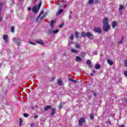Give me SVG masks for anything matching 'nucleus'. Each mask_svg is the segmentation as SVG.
Returning <instances> with one entry per match:
<instances>
[{
	"label": "nucleus",
	"instance_id": "79ce46f5",
	"mask_svg": "<svg viewBox=\"0 0 127 127\" xmlns=\"http://www.w3.org/2000/svg\"><path fill=\"white\" fill-rule=\"evenodd\" d=\"M1 6H2V5L1 4H0V12L1 11Z\"/></svg>",
	"mask_w": 127,
	"mask_h": 127
},
{
	"label": "nucleus",
	"instance_id": "4d7b16f0",
	"mask_svg": "<svg viewBox=\"0 0 127 127\" xmlns=\"http://www.w3.org/2000/svg\"><path fill=\"white\" fill-rule=\"evenodd\" d=\"M35 1H37V0H35Z\"/></svg>",
	"mask_w": 127,
	"mask_h": 127
},
{
	"label": "nucleus",
	"instance_id": "a19ab883",
	"mask_svg": "<svg viewBox=\"0 0 127 127\" xmlns=\"http://www.w3.org/2000/svg\"><path fill=\"white\" fill-rule=\"evenodd\" d=\"M63 26H64V24H62L61 25H59V27L60 28L63 27Z\"/></svg>",
	"mask_w": 127,
	"mask_h": 127
},
{
	"label": "nucleus",
	"instance_id": "864d4df0",
	"mask_svg": "<svg viewBox=\"0 0 127 127\" xmlns=\"http://www.w3.org/2000/svg\"><path fill=\"white\" fill-rule=\"evenodd\" d=\"M0 66H1V64H0Z\"/></svg>",
	"mask_w": 127,
	"mask_h": 127
},
{
	"label": "nucleus",
	"instance_id": "6e6552de",
	"mask_svg": "<svg viewBox=\"0 0 127 127\" xmlns=\"http://www.w3.org/2000/svg\"><path fill=\"white\" fill-rule=\"evenodd\" d=\"M117 25H118V22H117V21H115L112 22V28H115V27H116Z\"/></svg>",
	"mask_w": 127,
	"mask_h": 127
},
{
	"label": "nucleus",
	"instance_id": "09e8293b",
	"mask_svg": "<svg viewBox=\"0 0 127 127\" xmlns=\"http://www.w3.org/2000/svg\"><path fill=\"white\" fill-rule=\"evenodd\" d=\"M122 42H123V40H122L121 41H120V42H119V43H122Z\"/></svg>",
	"mask_w": 127,
	"mask_h": 127
},
{
	"label": "nucleus",
	"instance_id": "c756f323",
	"mask_svg": "<svg viewBox=\"0 0 127 127\" xmlns=\"http://www.w3.org/2000/svg\"><path fill=\"white\" fill-rule=\"evenodd\" d=\"M21 124H22V119L21 118H19V127L21 126Z\"/></svg>",
	"mask_w": 127,
	"mask_h": 127
},
{
	"label": "nucleus",
	"instance_id": "9b49d317",
	"mask_svg": "<svg viewBox=\"0 0 127 127\" xmlns=\"http://www.w3.org/2000/svg\"><path fill=\"white\" fill-rule=\"evenodd\" d=\"M75 61L77 62H81V61H82V58L80 57H76L75 58Z\"/></svg>",
	"mask_w": 127,
	"mask_h": 127
},
{
	"label": "nucleus",
	"instance_id": "a878e982",
	"mask_svg": "<svg viewBox=\"0 0 127 127\" xmlns=\"http://www.w3.org/2000/svg\"><path fill=\"white\" fill-rule=\"evenodd\" d=\"M95 68L96 69H100V64H95Z\"/></svg>",
	"mask_w": 127,
	"mask_h": 127
},
{
	"label": "nucleus",
	"instance_id": "f257e3e1",
	"mask_svg": "<svg viewBox=\"0 0 127 127\" xmlns=\"http://www.w3.org/2000/svg\"><path fill=\"white\" fill-rule=\"evenodd\" d=\"M103 30L104 31H106L107 32V31L110 29V27H111L110 25H109V20L107 19V18H105L103 19Z\"/></svg>",
	"mask_w": 127,
	"mask_h": 127
},
{
	"label": "nucleus",
	"instance_id": "72a5a7b5",
	"mask_svg": "<svg viewBox=\"0 0 127 127\" xmlns=\"http://www.w3.org/2000/svg\"><path fill=\"white\" fill-rule=\"evenodd\" d=\"M81 55L82 58H83V57H85V56H86V53H82Z\"/></svg>",
	"mask_w": 127,
	"mask_h": 127
},
{
	"label": "nucleus",
	"instance_id": "4468645a",
	"mask_svg": "<svg viewBox=\"0 0 127 127\" xmlns=\"http://www.w3.org/2000/svg\"><path fill=\"white\" fill-rule=\"evenodd\" d=\"M56 112V110L55 108H52V112L51 113V116H54V115L55 114Z\"/></svg>",
	"mask_w": 127,
	"mask_h": 127
},
{
	"label": "nucleus",
	"instance_id": "9d476101",
	"mask_svg": "<svg viewBox=\"0 0 127 127\" xmlns=\"http://www.w3.org/2000/svg\"><path fill=\"white\" fill-rule=\"evenodd\" d=\"M36 42L37 43H39V44H41V45H44V43H43L42 40H36Z\"/></svg>",
	"mask_w": 127,
	"mask_h": 127
},
{
	"label": "nucleus",
	"instance_id": "412c9836",
	"mask_svg": "<svg viewBox=\"0 0 127 127\" xmlns=\"http://www.w3.org/2000/svg\"><path fill=\"white\" fill-rule=\"evenodd\" d=\"M63 104H64V103H61L60 104V106H59V110H61L62 108H63Z\"/></svg>",
	"mask_w": 127,
	"mask_h": 127
},
{
	"label": "nucleus",
	"instance_id": "58836bf2",
	"mask_svg": "<svg viewBox=\"0 0 127 127\" xmlns=\"http://www.w3.org/2000/svg\"><path fill=\"white\" fill-rule=\"evenodd\" d=\"M24 117H25V118H28V114H24Z\"/></svg>",
	"mask_w": 127,
	"mask_h": 127
},
{
	"label": "nucleus",
	"instance_id": "7c9ffc66",
	"mask_svg": "<svg viewBox=\"0 0 127 127\" xmlns=\"http://www.w3.org/2000/svg\"><path fill=\"white\" fill-rule=\"evenodd\" d=\"M10 31L11 32H14V27L11 26Z\"/></svg>",
	"mask_w": 127,
	"mask_h": 127
},
{
	"label": "nucleus",
	"instance_id": "a18cd8bd",
	"mask_svg": "<svg viewBox=\"0 0 127 127\" xmlns=\"http://www.w3.org/2000/svg\"><path fill=\"white\" fill-rule=\"evenodd\" d=\"M35 119H36V118H38V116L36 115L34 116Z\"/></svg>",
	"mask_w": 127,
	"mask_h": 127
},
{
	"label": "nucleus",
	"instance_id": "423d86ee",
	"mask_svg": "<svg viewBox=\"0 0 127 127\" xmlns=\"http://www.w3.org/2000/svg\"><path fill=\"white\" fill-rule=\"evenodd\" d=\"M86 36L90 39H93V35L91 34L89 32L86 33Z\"/></svg>",
	"mask_w": 127,
	"mask_h": 127
},
{
	"label": "nucleus",
	"instance_id": "4be33fe9",
	"mask_svg": "<svg viewBox=\"0 0 127 127\" xmlns=\"http://www.w3.org/2000/svg\"><path fill=\"white\" fill-rule=\"evenodd\" d=\"M57 84L58 85H59V86L62 85V81H61V80H59L57 82Z\"/></svg>",
	"mask_w": 127,
	"mask_h": 127
},
{
	"label": "nucleus",
	"instance_id": "cd10ccee",
	"mask_svg": "<svg viewBox=\"0 0 127 127\" xmlns=\"http://www.w3.org/2000/svg\"><path fill=\"white\" fill-rule=\"evenodd\" d=\"M75 48H78V49H80V44H77L75 45Z\"/></svg>",
	"mask_w": 127,
	"mask_h": 127
},
{
	"label": "nucleus",
	"instance_id": "6e6d98bb",
	"mask_svg": "<svg viewBox=\"0 0 127 127\" xmlns=\"http://www.w3.org/2000/svg\"><path fill=\"white\" fill-rule=\"evenodd\" d=\"M70 13H72V11H70Z\"/></svg>",
	"mask_w": 127,
	"mask_h": 127
},
{
	"label": "nucleus",
	"instance_id": "5fc2aeb1",
	"mask_svg": "<svg viewBox=\"0 0 127 127\" xmlns=\"http://www.w3.org/2000/svg\"><path fill=\"white\" fill-rule=\"evenodd\" d=\"M69 18H71V15H69Z\"/></svg>",
	"mask_w": 127,
	"mask_h": 127
},
{
	"label": "nucleus",
	"instance_id": "ea45409f",
	"mask_svg": "<svg viewBox=\"0 0 127 127\" xmlns=\"http://www.w3.org/2000/svg\"><path fill=\"white\" fill-rule=\"evenodd\" d=\"M30 44H32V45H35V43H33L32 42H29Z\"/></svg>",
	"mask_w": 127,
	"mask_h": 127
},
{
	"label": "nucleus",
	"instance_id": "b1692460",
	"mask_svg": "<svg viewBox=\"0 0 127 127\" xmlns=\"http://www.w3.org/2000/svg\"><path fill=\"white\" fill-rule=\"evenodd\" d=\"M71 51L72 53H77L78 52V51L73 49L71 50Z\"/></svg>",
	"mask_w": 127,
	"mask_h": 127
},
{
	"label": "nucleus",
	"instance_id": "ddd939ff",
	"mask_svg": "<svg viewBox=\"0 0 127 127\" xmlns=\"http://www.w3.org/2000/svg\"><path fill=\"white\" fill-rule=\"evenodd\" d=\"M52 107L50 105H48V106H46L45 108H44V110L45 111H48V110L51 109Z\"/></svg>",
	"mask_w": 127,
	"mask_h": 127
},
{
	"label": "nucleus",
	"instance_id": "603ef678",
	"mask_svg": "<svg viewBox=\"0 0 127 127\" xmlns=\"http://www.w3.org/2000/svg\"><path fill=\"white\" fill-rule=\"evenodd\" d=\"M40 8V7L38 6V9H39Z\"/></svg>",
	"mask_w": 127,
	"mask_h": 127
},
{
	"label": "nucleus",
	"instance_id": "2f4dec72",
	"mask_svg": "<svg viewBox=\"0 0 127 127\" xmlns=\"http://www.w3.org/2000/svg\"><path fill=\"white\" fill-rule=\"evenodd\" d=\"M90 118L91 120H94V114H91Z\"/></svg>",
	"mask_w": 127,
	"mask_h": 127
},
{
	"label": "nucleus",
	"instance_id": "5701e85b",
	"mask_svg": "<svg viewBox=\"0 0 127 127\" xmlns=\"http://www.w3.org/2000/svg\"><path fill=\"white\" fill-rule=\"evenodd\" d=\"M73 38H74V35H73V34H72L70 35V36L69 37V39L70 40H73Z\"/></svg>",
	"mask_w": 127,
	"mask_h": 127
},
{
	"label": "nucleus",
	"instance_id": "c9c22d12",
	"mask_svg": "<svg viewBox=\"0 0 127 127\" xmlns=\"http://www.w3.org/2000/svg\"><path fill=\"white\" fill-rule=\"evenodd\" d=\"M92 93H93V96H94V97H96V96H97V92L95 91H92Z\"/></svg>",
	"mask_w": 127,
	"mask_h": 127
},
{
	"label": "nucleus",
	"instance_id": "473e14b6",
	"mask_svg": "<svg viewBox=\"0 0 127 127\" xmlns=\"http://www.w3.org/2000/svg\"><path fill=\"white\" fill-rule=\"evenodd\" d=\"M86 64H87V65H89L91 64V61H90L89 60H88L86 61Z\"/></svg>",
	"mask_w": 127,
	"mask_h": 127
},
{
	"label": "nucleus",
	"instance_id": "a211bd4d",
	"mask_svg": "<svg viewBox=\"0 0 127 127\" xmlns=\"http://www.w3.org/2000/svg\"><path fill=\"white\" fill-rule=\"evenodd\" d=\"M86 35V33L85 32H81V36L82 37H85Z\"/></svg>",
	"mask_w": 127,
	"mask_h": 127
},
{
	"label": "nucleus",
	"instance_id": "f704fd0d",
	"mask_svg": "<svg viewBox=\"0 0 127 127\" xmlns=\"http://www.w3.org/2000/svg\"><path fill=\"white\" fill-rule=\"evenodd\" d=\"M124 66L125 67H127V60H126L124 62Z\"/></svg>",
	"mask_w": 127,
	"mask_h": 127
},
{
	"label": "nucleus",
	"instance_id": "6ab92c4d",
	"mask_svg": "<svg viewBox=\"0 0 127 127\" xmlns=\"http://www.w3.org/2000/svg\"><path fill=\"white\" fill-rule=\"evenodd\" d=\"M69 81H71V82H72L73 83H77V80H75L72 78H68Z\"/></svg>",
	"mask_w": 127,
	"mask_h": 127
},
{
	"label": "nucleus",
	"instance_id": "8fccbe9b",
	"mask_svg": "<svg viewBox=\"0 0 127 127\" xmlns=\"http://www.w3.org/2000/svg\"><path fill=\"white\" fill-rule=\"evenodd\" d=\"M66 5H64V7L65 8V7H66Z\"/></svg>",
	"mask_w": 127,
	"mask_h": 127
},
{
	"label": "nucleus",
	"instance_id": "3c124183",
	"mask_svg": "<svg viewBox=\"0 0 127 127\" xmlns=\"http://www.w3.org/2000/svg\"><path fill=\"white\" fill-rule=\"evenodd\" d=\"M93 73H91V76H93Z\"/></svg>",
	"mask_w": 127,
	"mask_h": 127
},
{
	"label": "nucleus",
	"instance_id": "de8ad7c7",
	"mask_svg": "<svg viewBox=\"0 0 127 127\" xmlns=\"http://www.w3.org/2000/svg\"><path fill=\"white\" fill-rule=\"evenodd\" d=\"M38 6L40 7V6H41V4H40Z\"/></svg>",
	"mask_w": 127,
	"mask_h": 127
},
{
	"label": "nucleus",
	"instance_id": "bb28decb",
	"mask_svg": "<svg viewBox=\"0 0 127 127\" xmlns=\"http://www.w3.org/2000/svg\"><path fill=\"white\" fill-rule=\"evenodd\" d=\"M54 23V20H52L51 21L50 25L52 28H53V24Z\"/></svg>",
	"mask_w": 127,
	"mask_h": 127
},
{
	"label": "nucleus",
	"instance_id": "49530a36",
	"mask_svg": "<svg viewBox=\"0 0 127 127\" xmlns=\"http://www.w3.org/2000/svg\"><path fill=\"white\" fill-rule=\"evenodd\" d=\"M92 72L93 73H96V70H93Z\"/></svg>",
	"mask_w": 127,
	"mask_h": 127
},
{
	"label": "nucleus",
	"instance_id": "39448f33",
	"mask_svg": "<svg viewBox=\"0 0 127 127\" xmlns=\"http://www.w3.org/2000/svg\"><path fill=\"white\" fill-rule=\"evenodd\" d=\"M2 38L3 40H4L5 43L8 42V36L7 35H3Z\"/></svg>",
	"mask_w": 127,
	"mask_h": 127
},
{
	"label": "nucleus",
	"instance_id": "c03bdc74",
	"mask_svg": "<svg viewBox=\"0 0 127 127\" xmlns=\"http://www.w3.org/2000/svg\"><path fill=\"white\" fill-rule=\"evenodd\" d=\"M28 10H29V11L31 10V8L30 7H29L28 8Z\"/></svg>",
	"mask_w": 127,
	"mask_h": 127
},
{
	"label": "nucleus",
	"instance_id": "393cba45",
	"mask_svg": "<svg viewBox=\"0 0 127 127\" xmlns=\"http://www.w3.org/2000/svg\"><path fill=\"white\" fill-rule=\"evenodd\" d=\"M89 4H93L94 3V0H89L88 1Z\"/></svg>",
	"mask_w": 127,
	"mask_h": 127
},
{
	"label": "nucleus",
	"instance_id": "1a4fd4ad",
	"mask_svg": "<svg viewBox=\"0 0 127 127\" xmlns=\"http://www.w3.org/2000/svg\"><path fill=\"white\" fill-rule=\"evenodd\" d=\"M59 32V30H56L55 31L50 30L49 33H54V34H56V33H58Z\"/></svg>",
	"mask_w": 127,
	"mask_h": 127
},
{
	"label": "nucleus",
	"instance_id": "c85d7f7f",
	"mask_svg": "<svg viewBox=\"0 0 127 127\" xmlns=\"http://www.w3.org/2000/svg\"><path fill=\"white\" fill-rule=\"evenodd\" d=\"M62 12H63V9H61L58 12L57 14H60Z\"/></svg>",
	"mask_w": 127,
	"mask_h": 127
},
{
	"label": "nucleus",
	"instance_id": "f3484780",
	"mask_svg": "<svg viewBox=\"0 0 127 127\" xmlns=\"http://www.w3.org/2000/svg\"><path fill=\"white\" fill-rule=\"evenodd\" d=\"M47 15V13H45L44 15H42V16L40 18V20H43L44 18H45V16Z\"/></svg>",
	"mask_w": 127,
	"mask_h": 127
},
{
	"label": "nucleus",
	"instance_id": "20e7f679",
	"mask_svg": "<svg viewBox=\"0 0 127 127\" xmlns=\"http://www.w3.org/2000/svg\"><path fill=\"white\" fill-rule=\"evenodd\" d=\"M79 126H83V124L84 123H86V121H85V118H81L78 121Z\"/></svg>",
	"mask_w": 127,
	"mask_h": 127
},
{
	"label": "nucleus",
	"instance_id": "f8f14e48",
	"mask_svg": "<svg viewBox=\"0 0 127 127\" xmlns=\"http://www.w3.org/2000/svg\"><path fill=\"white\" fill-rule=\"evenodd\" d=\"M107 63H108L109 65H111V66H112V65L114 64V63L113 62V61L110 59H107Z\"/></svg>",
	"mask_w": 127,
	"mask_h": 127
},
{
	"label": "nucleus",
	"instance_id": "0eeeda50",
	"mask_svg": "<svg viewBox=\"0 0 127 127\" xmlns=\"http://www.w3.org/2000/svg\"><path fill=\"white\" fill-rule=\"evenodd\" d=\"M125 9V7L124 6V5H120V7L119 9V13H120V14H123V12H122V9Z\"/></svg>",
	"mask_w": 127,
	"mask_h": 127
},
{
	"label": "nucleus",
	"instance_id": "aec40b11",
	"mask_svg": "<svg viewBox=\"0 0 127 127\" xmlns=\"http://www.w3.org/2000/svg\"><path fill=\"white\" fill-rule=\"evenodd\" d=\"M74 35L76 38H79V33L78 32H75Z\"/></svg>",
	"mask_w": 127,
	"mask_h": 127
},
{
	"label": "nucleus",
	"instance_id": "e433bc0d",
	"mask_svg": "<svg viewBox=\"0 0 127 127\" xmlns=\"http://www.w3.org/2000/svg\"><path fill=\"white\" fill-rule=\"evenodd\" d=\"M124 74L126 77H127V70L124 71Z\"/></svg>",
	"mask_w": 127,
	"mask_h": 127
},
{
	"label": "nucleus",
	"instance_id": "37998d69",
	"mask_svg": "<svg viewBox=\"0 0 127 127\" xmlns=\"http://www.w3.org/2000/svg\"><path fill=\"white\" fill-rule=\"evenodd\" d=\"M119 127H125V125H122L119 126Z\"/></svg>",
	"mask_w": 127,
	"mask_h": 127
},
{
	"label": "nucleus",
	"instance_id": "dca6fc26",
	"mask_svg": "<svg viewBox=\"0 0 127 127\" xmlns=\"http://www.w3.org/2000/svg\"><path fill=\"white\" fill-rule=\"evenodd\" d=\"M44 11H42L40 12V13L39 14L38 17L37 18V19H38L40 18V16H41L43 14H44Z\"/></svg>",
	"mask_w": 127,
	"mask_h": 127
},
{
	"label": "nucleus",
	"instance_id": "2eb2a0df",
	"mask_svg": "<svg viewBox=\"0 0 127 127\" xmlns=\"http://www.w3.org/2000/svg\"><path fill=\"white\" fill-rule=\"evenodd\" d=\"M32 10L33 12H35V13L37 12V7L36 6L33 7L32 8Z\"/></svg>",
	"mask_w": 127,
	"mask_h": 127
},
{
	"label": "nucleus",
	"instance_id": "f03ea898",
	"mask_svg": "<svg viewBox=\"0 0 127 127\" xmlns=\"http://www.w3.org/2000/svg\"><path fill=\"white\" fill-rule=\"evenodd\" d=\"M13 40L18 46H19V44L21 43V39L19 38H13Z\"/></svg>",
	"mask_w": 127,
	"mask_h": 127
},
{
	"label": "nucleus",
	"instance_id": "4c0bfd02",
	"mask_svg": "<svg viewBox=\"0 0 127 127\" xmlns=\"http://www.w3.org/2000/svg\"><path fill=\"white\" fill-rule=\"evenodd\" d=\"M88 67H89V68H92L93 64H88Z\"/></svg>",
	"mask_w": 127,
	"mask_h": 127
},
{
	"label": "nucleus",
	"instance_id": "7ed1b4c3",
	"mask_svg": "<svg viewBox=\"0 0 127 127\" xmlns=\"http://www.w3.org/2000/svg\"><path fill=\"white\" fill-rule=\"evenodd\" d=\"M93 31H94V32H97V33H102V29L99 27H94Z\"/></svg>",
	"mask_w": 127,
	"mask_h": 127
}]
</instances>
